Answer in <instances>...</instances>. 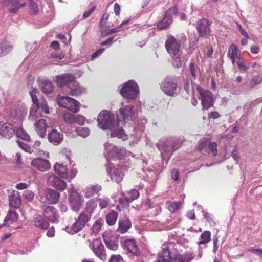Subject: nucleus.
Masks as SVG:
<instances>
[{
	"mask_svg": "<svg viewBox=\"0 0 262 262\" xmlns=\"http://www.w3.org/2000/svg\"><path fill=\"white\" fill-rule=\"evenodd\" d=\"M117 120L114 115L106 110L102 111L98 115L97 122L99 128L103 130L108 129L111 131V137H118L123 140L127 139L126 135L122 129V126L127 121L133 120L137 115V113L133 106L122 105L116 111Z\"/></svg>",
	"mask_w": 262,
	"mask_h": 262,
	"instance_id": "1",
	"label": "nucleus"
},
{
	"mask_svg": "<svg viewBox=\"0 0 262 262\" xmlns=\"http://www.w3.org/2000/svg\"><path fill=\"white\" fill-rule=\"evenodd\" d=\"M178 244L172 242L163 244L161 251L158 253V259L155 262H189L192 260L195 254L189 251L183 254V258L176 251Z\"/></svg>",
	"mask_w": 262,
	"mask_h": 262,
	"instance_id": "2",
	"label": "nucleus"
},
{
	"mask_svg": "<svg viewBox=\"0 0 262 262\" xmlns=\"http://www.w3.org/2000/svg\"><path fill=\"white\" fill-rule=\"evenodd\" d=\"M36 89L31 88L29 91V94L31 97L33 104L30 109L28 119L29 120L34 121L37 118L42 116V112L45 114H49V109L46 100H42L41 102L38 101L36 96Z\"/></svg>",
	"mask_w": 262,
	"mask_h": 262,
	"instance_id": "3",
	"label": "nucleus"
},
{
	"mask_svg": "<svg viewBox=\"0 0 262 262\" xmlns=\"http://www.w3.org/2000/svg\"><path fill=\"white\" fill-rule=\"evenodd\" d=\"M163 159L167 160L169 155L180 146V142L174 137L160 140L157 144Z\"/></svg>",
	"mask_w": 262,
	"mask_h": 262,
	"instance_id": "4",
	"label": "nucleus"
},
{
	"mask_svg": "<svg viewBox=\"0 0 262 262\" xmlns=\"http://www.w3.org/2000/svg\"><path fill=\"white\" fill-rule=\"evenodd\" d=\"M11 13H16L18 10L28 4L32 13L37 14L38 12V6L33 0H3Z\"/></svg>",
	"mask_w": 262,
	"mask_h": 262,
	"instance_id": "5",
	"label": "nucleus"
},
{
	"mask_svg": "<svg viewBox=\"0 0 262 262\" xmlns=\"http://www.w3.org/2000/svg\"><path fill=\"white\" fill-rule=\"evenodd\" d=\"M104 155L107 161L111 159H121L127 154V151L124 148L120 147L119 148L115 145L108 142L104 144Z\"/></svg>",
	"mask_w": 262,
	"mask_h": 262,
	"instance_id": "6",
	"label": "nucleus"
},
{
	"mask_svg": "<svg viewBox=\"0 0 262 262\" xmlns=\"http://www.w3.org/2000/svg\"><path fill=\"white\" fill-rule=\"evenodd\" d=\"M128 168V166L126 165H118L115 167L112 163H109L106 167V171L112 180L119 183L122 181L124 172Z\"/></svg>",
	"mask_w": 262,
	"mask_h": 262,
	"instance_id": "7",
	"label": "nucleus"
},
{
	"mask_svg": "<svg viewBox=\"0 0 262 262\" xmlns=\"http://www.w3.org/2000/svg\"><path fill=\"white\" fill-rule=\"evenodd\" d=\"M139 93L137 83L133 80L126 82L120 90L121 95L128 99H135Z\"/></svg>",
	"mask_w": 262,
	"mask_h": 262,
	"instance_id": "8",
	"label": "nucleus"
},
{
	"mask_svg": "<svg viewBox=\"0 0 262 262\" xmlns=\"http://www.w3.org/2000/svg\"><path fill=\"white\" fill-rule=\"evenodd\" d=\"M57 102L59 106L66 108L73 113H77L80 110V103L74 98L68 96H58Z\"/></svg>",
	"mask_w": 262,
	"mask_h": 262,
	"instance_id": "9",
	"label": "nucleus"
},
{
	"mask_svg": "<svg viewBox=\"0 0 262 262\" xmlns=\"http://www.w3.org/2000/svg\"><path fill=\"white\" fill-rule=\"evenodd\" d=\"M54 169L56 173L69 182L75 177L77 173V170L76 168L73 167L70 171H68V169L66 165L62 163L57 162L54 164Z\"/></svg>",
	"mask_w": 262,
	"mask_h": 262,
	"instance_id": "10",
	"label": "nucleus"
},
{
	"mask_svg": "<svg viewBox=\"0 0 262 262\" xmlns=\"http://www.w3.org/2000/svg\"><path fill=\"white\" fill-rule=\"evenodd\" d=\"M90 214H86L85 213H81L75 222L73 224L72 227H66V231L70 234H73L81 230L86 224L91 219Z\"/></svg>",
	"mask_w": 262,
	"mask_h": 262,
	"instance_id": "11",
	"label": "nucleus"
},
{
	"mask_svg": "<svg viewBox=\"0 0 262 262\" xmlns=\"http://www.w3.org/2000/svg\"><path fill=\"white\" fill-rule=\"evenodd\" d=\"M177 84L172 76L166 77L161 83V88L167 95L173 96L176 94Z\"/></svg>",
	"mask_w": 262,
	"mask_h": 262,
	"instance_id": "12",
	"label": "nucleus"
},
{
	"mask_svg": "<svg viewBox=\"0 0 262 262\" xmlns=\"http://www.w3.org/2000/svg\"><path fill=\"white\" fill-rule=\"evenodd\" d=\"M89 247L97 257L103 261L106 260L104 247L100 239L96 238L92 242L89 241Z\"/></svg>",
	"mask_w": 262,
	"mask_h": 262,
	"instance_id": "13",
	"label": "nucleus"
},
{
	"mask_svg": "<svg viewBox=\"0 0 262 262\" xmlns=\"http://www.w3.org/2000/svg\"><path fill=\"white\" fill-rule=\"evenodd\" d=\"M200 94L201 103L204 110H208L213 104V95L208 90H205L200 87L197 88Z\"/></svg>",
	"mask_w": 262,
	"mask_h": 262,
	"instance_id": "14",
	"label": "nucleus"
},
{
	"mask_svg": "<svg viewBox=\"0 0 262 262\" xmlns=\"http://www.w3.org/2000/svg\"><path fill=\"white\" fill-rule=\"evenodd\" d=\"M139 196L137 190L132 189L123 193V196L119 199V203L123 207H127L129 204L137 199Z\"/></svg>",
	"mask_w": 262,
	"mask_h": 262,
	"instance_id": "15",
	"label": "nucleus"
},
{
	"mask_svg": "<svg viewBox=\"0 0 262 262\" xmlns=\"http://www.w3.org/2000/svg\"><path fill=\"white\" fill-rule=\"evenodd\" d=\"M165 46L167 52L170 55H177L180 53V45L173 36L168 37L165 42Z\"/></svg>",
	"mask_w": 262,
	"mask_h": 262,
	"instance_id": "16",
	"label": "nucleus"
},
{
	"mask_svg": "<svg viewBox=\"0 0 262 262\" xmlns=\"http://www.w3.org/2000/svg\"><path fill=\"white\" fill-rule=\"evenodd\" d=\"M69 201L73 210H79L84 202V200L81 194L78 192H74L69 194Z\"/></svg>",
	"mask_w": 262,
	"mask_h": 262,
	"instance_id": "17",
	"label": "nucleus"
},
{
	"mask_svg": "<svg viewBox=\"0 0 262 262\" xmlns=\"http://www.w3.org/2000/svg\"><path fill=\"white\" fill-rule=\"evenodd\" d=\"M43 216L48 221L52 223L58 221L59 214L57 210L52 206H43Z\"/></svg>",
	"mask_w": 262,
	"mask_h": 262,
	"instance_id": "18",
	"label": "nucleus"
},
{
	"mask_svg": "<svg viewBox=\"0 0 262 262\" xmlns=\"http://www.w3.org/2000/svg\"><path fill=\"white\" fill-rule=\"evenodd\" d=\"M210 25L208 20L201 19L198 21L196 24L197 31L200 36L207 37L210 33Z\"/></svg>",
	"mask_w": 262,
	"mask_h": 262,
	"instance_id": "19",
	"label": "nucleus"
},
{
	"mask_svg": "<svg viewBox=\"0 0 262 262\" xmlns=\"http://www.w3.org/2000/svg\"><path fill=\"white\" fill-rule=\"evenodd\" d=\"M48 182L50 186L60 191L64 190L67 186V184L64 181L55 174L49 176Z\"/></svg>",
	"mask_w": 262,
	"mask_h": 262,
	"instance_id": "20",
	"label": "nucleus"
},
{
	"mask_svg": "<svg viewBox=\"0 0 262 262\" xmlns=\"http://www.w3.org/2000/svg\"><path fill=\"white\" fill-rule=\"evenodd\" d=\"M60 197V193L56 190L48 188L47 189L45 192V198L43 197H40L39 200L41 202H45L47 201L49 204H56L59 201Z\"/></svg>",
	"mask_w": 262,
	"mask_h": 262,
	"instance_id": "21",
	"label": "nucleus"
},
{
	"mask_svg": "<svg viewBox=\"0 0 262 262\" xmlns=\"http://www.w3.org/2000/svg\"><path fill=\"white\" fill-rule=\"evenodd\" d=\"M103 240L106 247L112 251H116L118 249V244L116 241V238L110 231H105L102 235Z\"/></svg>",
	"mask_w": 262,
	"mask_h": 262,
	"instance_id": "22",
	"label": "nucleus"
},
{
	"mask_svg": "<svg viewBox=\"0 0 262 262\" xmlns=\"http://www.w3.org/2000/svg\"><path fill=\"white\" fill-rule=\"evenodd\" d=\"M31 165L41 172L47 171L51 168L49 161L41 158L33 159L31 162Z\"/></svg>",
	"mask_w": 262,
	"mask_h": 262,
	"instance_id": "23",
	"label": "nucleus"
},
{
	"mask_svg": "<svg viewBox=\"0 0 262 262\" xmlns=\"http://www.w3.org/2000/svg\"><path fill=\"white\" fill-rule=\"evenodd\" d=\"M48 139L49 142L54 145H57L62 142L63 134L56 129H53L49 132Z\"/></svg>",
	"mask_w": 262,
	"mask_h": 262,
	"instance_id": "24",
	"label": "nucleus"
},
{
	"mask_svg": "<svg viewBox=\"0 0 262 262\" xmlns=\"http://www.w3.org/2000/svg\"><path fill=\"white\" fill-rule=\"evenodd\" d=\"M15 134V129L11 124L6 122L2 124L0 126V135L6 139H10Z\"/></svg>",
	"mask_w": 262,
	"mask_h": 262,
	"instance_id": "25",
	"label": "nucleus"
},
{
	"mask_svg": "<svg viewBox=\"0 0 262 262\" xmlns=\"http://www.w3.org/2000/svg\"><path fill=\"white\" fill-rule=\"evenodd\" d=\"M123 247L128 253L134 255L138 256L140 254V251L134 239H129L124 241Z\"/></svg>",
	"mask_w": 262,
	"mask_h": 262,
	"instance_id": "26",
	"label": "nucleus"
},
{
	"mask_svg": "<svg viewBox=\"0 0 262 262\" xmlns=\"http://www.w3.org/2000/svg\"><path fill=\"white\" fill-rule=\"evenodd\" d=\"M31 224L35 227L42 230H46L49 227V221L45 216L37 215L31 221Z\"/></svg>",
	"mask_w": 262,
	"mask_h": 262,
	"instance_id": "27",
	"label": "nucleus"
},
{
	"mask_svg": "<svg viewBox=\"0 0 262 262\" xmlns=\"http://www.w3.org/2000/svg\"><path fill=\"white\" fill-rule=\"evenodd\" d=\"M74 80V77L70 74H65L56 77V83L58 86L61 87L68 86L69 88Z\"/></svg>",
	"mask_w": 262,
	"mask_h": 262,
	"instance_id": "28",
	"label": "nucleus"
},
{
	"mask_svg": "<svg viewBox=\"0 0 262 262\" xmlns=\"http://www.w3.org/2000/svg\"><path fill=\"white\" fill-rule=\"evenodd\" d=\"M142 171L145 173L146 180L150 182H153L158 179L157 172L151 167H147V163L146 161H143Z\"/></svg>",
	"mask_w": 262,
	"mask_h": 262,
	"instance_id": "29",
	"label": "nucleus"
},
{
	"mask_svg": "<svg viewBox=\"0 0 262 262\" xmlns=\"http://www.w3.org/2000/svg\"><path fill=\"white\" fill-rule=\"evenodd\" d=\"M37 82L40 89L44 93L49 94L53 91V86L51 82L43 77H39Z\"/></svg>",
	"mask_w": 262,
	"mask_h": 262,
	"instance_id": "30",
	"label": "nucleus"
},
{
	"mask_svg": "<svg viewBox=\"0 0 262 262\" xmlns=\"http://www.w3.org/2000/svg\"><path fill=\"white\" fill-rule=\"evenodd\" d=\"M34 125L37 134L41 138L45 137L48 127L46 120L43 119H40L35 122Z\"/></svg>",
	"mask_w": 262,
	"mask_h": 262,
	"instance_id": "31",
	"label": "nucleus"
},
{
	"mask_svg": "<svg viewBox=\"0 0 262 262\" xmlns=\"http://www.w3.org/2000/svg\"><path fill=\"white\" fill-rule=\"evenodd\" d=\"M101 189V186L99 184L89 185L83 190V193L85 198H90L99 192Z\"/></svg>",
	"mask_w": 262,
	"mask_h": 262,
	"instance_id": "32",
	"label": "nucleus"
},
{
	"mask_svg": "<svg viewBox=\"0 0 262 262\" xmlns=\"http://www.w3.org/2000/svg\"><path fill=\"white\" fill-rule=\"evenodd\" d=\"M68 93L73 96H78L85 93L84 88L80 86L79 84L75 80L73 82L70 88Z\"/></svg>",
	"mask_w": 262,
	"mask_h": 262,
	"instance_id": "33",
	"label": "nucleus"
},
{
	"mask_svg": "<svg viewBox=\"0 0 262 262\" xmlns=\"http://www.w3.org/2000/svg\"><path fill=\"white\" fill-rule=\"evenodd\" d=\"M228 56L231 60L232 64H234L235 59L240 60L241 51L234 44H231L228 49Z\"/></svg>",
	"mask_w": 262,
	"mask_h": 262,
	"instance_id": "34",
	"label": "nucleus"
},
{
	"mask_svg": "<svg viewBox=\"0 0 262 262\" xmlns=\"http://www.w3.org/2000/svg\"><path fill=\"white\" fill-rule=\"evenodd\" d=\"M9 204L14 208H18L21 205V200L19 192L13 190L9 195Z\"/></svg>",
	"mask_w": 262,
	"mask_h": 262,
	"instance_id": "35",
	"label": "nucleus"
},
{
	"mask_svg": "<svg viewBox=\"0 0 262 262\" xmlns=\"http://www.w3.org/2000/svg\"><path fill=\"white\" fill-rule=\"evenodd\" d=\"M172 22V18L170 14V10L165 13V15L162 20L157 25L158 29H164L169 26Z\"/></svg>",
	"mask_w": 262,
	"mask_h": 262,
	"instance_id": "36",
	"label": "nucleus"
},
{
	"mask_svg": "<svg viewBox=\"0 0 262 262\" xmlns=\"http://www.w3.org/2000/svg\"><path fill=\"white\" fill-rule=\"evenodd\" d=\"M131 222L129 219L125 218L120 220L119 221L118 231L121 233H124L131 227Z\"/></svg>",
	"mask_w": 262,
	"mask_h": 262,
	"instance_id": "37",
	"label": "nucleus"
},
{
	"mask_svg": "<svg viewBox=\"0 0 262 262\" xmlns=\"http://www.w3.org/2000/svg\"><path fill=\"white\" fill-rule=\"evenodd\" d=\"M97 207V202L94 199H90L85 204V210L86 214H90V217L93 213L94 210Z\"/></svg>",
	"mask_w": 262,
	"mask_h": 262,
	"instance_id": "38",
	"label": "nucleus"
},
{
	"mask_svg": "<svg viewBox=\"0 0 262 262\" xmlns=\"http://www.w3.org/2000/svg\"><path fill=\"white\" fill-rule=\"evenodd\" d=\"M12 46L7 41H3L0 43V57L5 56L12 50Z\"/></svg>",
	"mask_w": 262,
	"mask_h": 262,
	"instance_id": "39",
	"label": "nucleus"
},
{
	"mask_svg": "<svg viewBox=\"0 0 262 262\" xmlns=\"http://www.w3.org/2000/svg\"><path fill=\"white\" fill-rule=\"evenodd\" d=\"M211 238V233L209 231H204L202 233L198 242L199 245L206 244L210 242Z\"/></svg>",
	"mask_w": 262,
	"mask_h": 262,
	"instance_id": "40",
	"label": "nucleus"
},
{
	"mask_svg": "<svg viewBox=\"0 0 262 262\" xmlns=\"http://www.w3.org/2000/svg\"><path fill=\"white\" fill-rule=\"evenodd\" d=\"M27 113V108L26 107H19L16 110L15 115L13 116L18 120H21L25 118Z\"/></svg>",
	"mask_w": 262,
	"mask_h": 262,
	"instance_id": "41",
	"label": "nucleus"
},
{
	"mask_svg": "<svg viewBox=\"0 0 262 262\" xmlns=\"http://www.w3.org/2000/svg\"><path fill=\"white\" fill-rule=\"evenodd\" d=\"M167 208L168 210L172 213L176 212L182 206V203L179 202H169L167 203Z\"/></svg>",
	"mask_w": 262,
	"mask_h": 262,
	"instance_id": "42",
	"label": "nucleus"
},
{
	"mask_svg": "<svg viewBox=\"0 0 262 262\" xmlns=\"http://www.w3.org/2000/svg\"><path fill=\"white\" fill-rule=\"evenodd\" d=\"M15 133L17 137L21 138L27 141H30V136L22 127L17 128L16 130H15Z\"/></svg>",
	"mask_w": 262,
	"mask_h": 262,
	"instance_id": "43",
	"label": "nucleus"
},
{
	"mask_svg": "<svg viewBox=\"0 0 262 262\" xmlns=\"http://www.w3.org/2000/svg\"><path fill=\"white\" fill-rule=\"evenodd\" d=\"M18 214L15 211H10L5 219L4 224H10L17 220Z\"/></svg>",
	"mask_w": 262,
	"mask_h": 262,
	"instance_id": "44",
	"label": "nucleus"
},
{
	"mask_svg": "<svg viewBox=\"0 0 262 262\" xmlns=\"http://www.w3.org/2000/svg\"><path fill=\"white\" fill-rule=\"evenodd\" d=\"M117 217V213L114 211H112L107 215L106 217V222L109 225H114L116 222Z\"/></svg>",
	"mask_w": 262,
	"mask_h": 262,
	"instance_id": "45",
	"label": "nucleus"
},
{
	"mask_svg": "<svg viewBox=\"0 0 262 262\" xmlns=\"http://www.w3.org/2000/svg\"><path fill=\"white\" fill-rule=\"evenodd\" d=\"M103 224V220L101 219H98L95 221L92 227L91 230L93 233L97 234L101 230Z\"/></svg>",
	"mask_w": 262,
	"mask_h": 262,
	"instance_id": "46",
	"label": "nucleus"
},
{
	"mask_svg": "<svg viewBox=\"0 0 262 262\" xmlns=\"http://www.w3.org/2000/svg\"><path fill=\"white\" fill-rule=\"evenodd\" d=\"M122 30L121 26L115 28L111 29L102 30L101 31V35L102 37H105L107 36L111 35L113 33H115L121 31Z\"/></svg>",
	"mask_w": 262,
	"mask_h": 262,
	"instance_id": "47",
	"label": "nucleus"
},
{
	"mask_svg": "<svg viewBox=\"0 0 262 262\" xmlns=\"http://www.w3.org/2000/svg\"><path fill=\"white\" fill-rule=\"evenodd\" d=\"M76 132L78 136L84 138L87 137L90 133V130L88 127H77L76 129Z\"/></svg>",
	"mask_w": 262,
	"mask_h": 262,
	"instance_id": "48",
	"label": "nucleus"
},
{
	"mask_svg": "<svg viewBox=\"0 0 262 262\" xmlns=\"http://www.w3.org/2000/svg\"><path fill=\"white\" fill-rule=\"evenodd\" d=\"M17 143L19 147H20L23 150H24L26 152L29 153H32L34 152V149L33 147H30L27 144L23 142L20 141L19 140L17 141Z\"/></svg>",
	"mask_w": 262,
	"mask_h": 262,
	"instance_id": "49",
	"label": "nucleus"
},
{
	"mask_svg": "<svg viewBox=\"0 0 262 262\" xmlns=\"http://www.w3.org/2000/svg\"><path fill=\"white\" fill-rule=\"evenodd\" d=\"M171 56L173 58L172 60V64L173 66L177 68L181 67L182 64V60L181 57L180 56V53L178 54L177 55Z\"/></svg>",
	"mask_w": 262,
	"mask_h": 262,
	"instance_id": "50",
	"label": "nucleus"
},
{
	"mask_svg": "<svg viewBox=\"0 0 262 262\" xmlns=\"http://www.w3.org/2000/svg\"><path fill=\"white\" fill-rule=\"evenodd\" d=\"M99 206L103 209L108 207L110 205V199L106 196H103L98 199Z\"/></svg>",
	"mask_w": 262,
	"mask_h": 262,
	"instance_id": "51",
	"label": "nucleus"
},
{
	"mask_svg": "<svg viewBox=\"0 0 262 262\" xmlns=\"http://www.w3.org/2000/svg\"><path fill=\"white\" fill-rule=\"evenodd\" d=\"M75 115L70 113L67 111L63 113V118L65 122L70 124H73V120Z\"/></svg>",
	"mask_w": 262,
	"mask_h": 262,
	"instance_id": "52",
	"label": "nucleus"
},
{
	"mask_svg": "<svg viewBox=\"0 0 262 262\" xmlns=\"http://www.w3.org/2000/svg\"><path fill=\"white\" fill-rule=\"evenodd\" d=\"M23 196L27 201L31 202L34 199V193L31 190H26L23 192Z\"/></svg>",
	"mask_w": 262,
	"mask_h": 262,
	"instance_id": "53",
	"label": "nucleus"
},
{
	"mask_svg": "<svg viewBox=\"0 0 262 262\" xmlns=\"http://www.w3.org/2000/svg\"><path fill=\"white\" fill-rule=\"evenodd\" d=\"M85 120V117L81 115H75L73 124L76 123L79 125H83L84 124Z\"/></svg>",
	"mask_w": 262,
	"mask_h": 262,
	"instance_id": "54",
	"label": "nucleus"
},
{
	"mask_svg": "<svg viewBox=\"0 0 262 262\" xmlns=\"http://www.w3.org/2000/svg\"><path fill=\"white\" fill-rule=\"evenodd\" d=\"M207 141L206 140L203 139L201 140L199 143L198 149L200 152L204 154L205 151V149L207 148Z\"/></svg>",
	"mask_w": 262,
	"mask_h": 262,
	"instance_id": "55",
	"label": "nucleus"
},
{
	"mask_svg": "<svg viewBox=\"0 0 262 262\" xmlns=\"http://www.w3.org/2000/svg\"><path fill=\"white\" fill-rule=\"evenodd\" d=\"M208 148L213 156L217 155V144L215 142H211L208 144Z\"/></svg>",
	"mask_w": 262,
	"mask_h": 262,
	"instance_id": "56",
	"label": "nucleus"
},
{
	"mask_svg": "<svg viewBox=\"0 0 262 262\" xmlns=\"http://www.w3.org/2000/svg\"><path fill=\"white\" fill-rule=\"evenodd\" d=\"M142 207L145 209H148L154 207V204L150 200L147 199L143 201Z\"/></svg>",
	"mask_w": 262,
	"mask_h": 262,
	"instance_id": "57",
	"label": "nucleus"
},
{
	"mask_svg": "<svg viewBox=\"0 0 262 262\" xmlns=\"http://www.w3.org/2000/svg\"><path fill=\"white\" fill-rule=\"evenodd\" d=\"M237 64L241 70L246 71L247 69L249 68V65L247 64L244 63L243 61L238 60L237 62Z\"/></svg>",
	"mask_w": 262,
	"mask_h": 262,
	"instance_id": "58",
	"label": "nucleus"
},
{
	"mask_svg": "<svg viewBox=\"0 0 262 262\" xmlns=\"http://www.w3.org/2000/svg\"><path fill=\"white\" fill-rule=\"evenodd\" d=\"M247 251L253 253L257 256H262V249H254L250 248L247 250Z\"/></svg>",
	"mask_w": 262,
	"mask_h": 262,
	"instance_id": "59",
	"label": "nucleus"
},
{
	"mask_svg": "<svg viewBox=\"0 0 262 262\" xmlns=\"http://www.w3.org/2000/svg\"><path fill=\"white\" fill-rule=\"evenodd\" d=\"M261 81V78L258 76L254 77L250 82V85L252 87H254L255 85L259 84Z\"/></svg>",
	"mask_w": 262,
	"mask_h": 262,
	"instance_id": "60",
	"label": "nucleus"
},
{
	"mask_svg": "<svg viewBox=\"0 0 262 262\" xmlns=\"http://www.w3.org/2000/svg\"><path fill=\"white\" fill-rule=\"evenodd\" d=\"M29 186V185L26 183L21 182L18 183L16 185L15 188L18 190H25Z\"/></svg>",
	"mask_w": 262,
	"mask_h": 262,
	"instance_id": "61",
	"label": "nucleus"
},
{
	"mask_svg": "<svg viewBox=\"0 0 262 262\" xmlns=\"http://www.w3.org/2000/svg\"><path fill=\"white\" fill-rule=\"evenodd\" d=\"M109 262H123V260L120 255H113L111 257Z\"/></svg>",
	"mask_w": 262,
	"mask_h": 262,
	"instance_id": "62",
	"label": "nucleus"
},
{
	"mask_svg": "<svg viewBox=\"0 0 262 262\" xmlns=\"http://www.w3.org/2000/svg\"><path fill=\"white\" fill-rule=\"evenodd\" d=\"M104 51V49H99L94 52L91 57V60H93L101 55Z\"/></svg>",
	"mask_w": 262,
	"mask_h": 262,
	"instance_id": "63",
	"label": "nucleus"
},
{
	"mask_svg": "<svg viewBox=\"0 0 262 262\" xmlns=\"http://www.w3.org/2000/svg\"><path fill=\"white\" fill-rule=\"evenodd\" d=\"M108 14H103V15L100 21V23H99L100 27L103 26L105 24V23L107 21V20H108Z\"/></svg>",
	"mask_w": 262,
	"mask_h": 262,
	"instance_id": "64",
	"label": "nucleus"
}]
</instances>
